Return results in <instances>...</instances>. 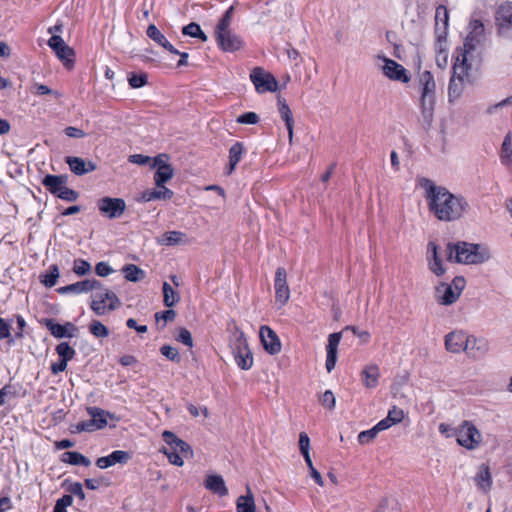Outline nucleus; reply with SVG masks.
Instances as JSON below:
<instances>
[{
    "instance_id": "nucleus-30",
    "label": "nucleus",
    "mask_w": 512,
    "mask_h": 512,
    "mask_svg": "<svg viewBox=\"0 0 512 512\" xmlns=\"http://www.w3.org/2000/svg\"><path fill=\"white\" fill-rule=\"evenodd\" d=\"M475 482L476 485L484 492L490 490L492 486V477L490 473V468L487 464L480 465L478 473L475 477Z\"/></svg>"
},
{
    "instance_id": "nucleus-48",
    "label": "nucleus",
    "mask_w": 512,
    "mask_h": 512,
    "mask_svg": "<svg viewBox=\"0 0 512 512\" xmlns=\"http://www.w3.org/2000/svg\"><path fill=\"white\" fill-rule=\"evenodd\" d=\"M378 433L379 431L375 426L369 430L362 431L358 434V442L362 445L369 444L376 438Z\"/></svg>"
},
{
    "instance_id": "nucleus-35",
    "label": "nucleus",
    "mask_w": 512,
    "mask_h": 512,
    "mask_svg": "<svg viewBox=\"0 0 512 512\" xmlns=\"http://www.w3.org/2000/svg\"><path fill=\"white\" fill-rule=\"evenodd\" d=\"M87 411L91 416L90 420L92 424H94L93 426L95 430L102 429L107 425L108 413L103 409L97 407H89Z\"/></svg>"
},
{
    "instance_id": "nucleus-25",
    "label": "nucleus",
    "mask_w": 512,
    "mask_h": 512,
    "mask_svg": "<svg viewBox=\"0 0 512 512\" xmlns=\"http://www.w3.org/2000/svg\"><path fill=\"white\" fill-rule=\"evenodd\" d=\"M204 486L210 492L224 497L228 495V488L225 484V481L221 475L211 474L207 475L204 481Z\"/></svg>"
},
{
    "instance_id": "nucleus-55",
    "label": "nucleus",
    "mask_w": 512,
    "mask_h": 512,
    "mask_svg": "<svg viewBox=\"0 0 512 512\" xmlns=\"http://www.w3.org/2000/svg\"><path fill=\"white\" fill-rule=\"evenodd\" d=\"M483 42H476L474 39L470 41V37H466L463 47L458 49L457 52L465 53L466 55H470L474 52L478 47L482 45Z\"/></svg>"
},
{
    "instance_id": "nucleus-36",
    "label": "nucleus",
    "mask_w": 512,
    "mask_h": 512,
    "mask_svg": "<svg viewBox=\"0 0 512 512\" xmlns=\"http://www.w3.org/2000/svg\"><path fill=\"white\" fill-rule=\"evenodd\" d=\"M244 151V145L241 142L234 143L229 149V169L228 174H231L237 164L240 162L242 158V154Z\"/></svg>"
},
{
    "instance_id": "nucleus-5",
    "label": "nucleus",
    "mask_w": 512,
    "mask_h": 512,
    "mask_svg": "<svg viewBox=\"0 0 512 512\" xmlns=\"http://www.w3.org/2000/svg\"><path fill=\"white\" fill-rule=\"evenodd\" d=\"M452 435L456 438L458 445L469 451L478 449L483 441L481 432L468 420L463 421L456 427Z\"/></svg>"
},
{
    "instance_id": "nucleus-20",
    "label": "nucleus",
    "mask_w": 512,
    "mask_h": 512,
    "mask_svg": "<svg viewBox=\"0 0 512 512\" xmlns=\"http://www.w3.org/2000/svg\"><path fill=\"white\" fill-rule=\"evenodd\" d=\"M65 162L68 164L71 172L75 175L81 176L96 170V164L92 161H86L83 158L68 156L65 159Z\"/></svg>"
},
{
    "instance_id": "nucleus-8",
    "label": "nucleus",
    "mask_w": 512,
    "mask_h": 512,
    "mask_svg": "<svg viewBox=\"0 0 512 512\" xmlns=\"http://www.w3.org/2000/svg\"><path fill=\"white\" fill-rule=\"evenodd\" d=\"M230 347L238 367L243 370L250 369L253 365V356L242 332L236 331L233 334Z\"/></svg>"
},
{
    "instance_id": "nucleus-13",
    "label": "nucleus",
    "mask_w": 512,
    "mask_h": 512,
    "mask_svg": "<svg viewBox=\"0 0 512 512\" xmlns=\"http://www.w3.org/2000/svg\"><path fill=\"white\" fill-rule=\"evenodd\" d=\"M48 45L55 52L57 57L63 61L68 68H70L73 63V49L69 47L58 35L51 36L48 40Z\"/></svg>"
},
{
    "instance_id": "nucleus-23",
    "label": "nucleus",
    "mask_w": 512,
    "mask_h": 512,
    "mask_svg": "<svg viewBox=\"0 0 512 512\" xmlns=\"http://www.w3.org/2000/svg\"><path fill=\"white\" fill-rule=\"evenodd\" d=\"M470 69L471 65L468 64V55L457 52L455 62L452 67V77L468 81Z\"/></svg>"
},
{
    "instance_id": "nucleus-64",
    "label": "nucleus",
    "mask_w": 512,
    "mask_h": 512,
    "mask_svg": "<svg viewBox=\"0 0 512 512\" xmlns=\"http://www.w3.org/2000/svg\"><path fill=\"white\" fill-rule=\"evenodd\" d=\"M152 158L142 154L130 155L128 161L137 165H147L151 163Z\"/></svg>"
},
{
    "instance_id": "nucleus-7",
    "label": "nucleus",
    "mask_w": 512,
    "mask_h": 512,
    "mask_svg": "<svg viewBox=\"0 0 512 512\" xmlns=\"http://www.w3.org/2000/svg\"><path fill=\"white\" fill-rule=\"evenodd\" d=\"M94 291L90 307L98 316H102L120 306L121 303L116 294L103 288L102 285Z\"/></svg>"
},
{
    "instance_id": "nucleus-51",
    "label": "nucleus",
    "mask_w": 512,
    "mask_h": 512,
    "mask_svg": "<svg viewBox=\"0 0 512 512\" xmlns=\"http://www.w3.org/2000/svg\"><path fill=\"white\" fill-rule=\"evenodd\" d=\"M91 420H85L78 422L77 424L71 425L70 431L71 433H81V432H92L95 431Z\"/></svg>"
},
{
    "instance_id": "nucleus-45",
    "label": "nucleus",
    "mask_w": 512,
    "mask_h": 512,
    "mask_svg": "<svg viewBox=\"0 0 512 512\" xmlns=\"http://www.w3.org/2000/svg\"><path fill=\"white\" fill-rule=\"evenodd\" d=\"M277 104H278L279 114H280L282 120L285 122V125L288 123L289 124L294 123L292 112H291L289 106L287 105L285 99L278 97Z\"/></svg>"
},
{
    "instance_id": "nucleus-21",
    "label": "nucleus",
    "mask_w": 512,
    "mask_h": 512,
    "mask_svg": "<svg viewBox=\"0 0 512 512\" xmlns=\"http://www.w3.org/2000/svg\"><path fill=\"white\" fill-rule=\"evenodd\" d=\"M340 340H341V333L340 332L332 333L328 337V344H327V347H326L327 357H326L325 366H326L327 372H329V373L334 369V367L336 365L337 349H338V345L340 343Z\"/></svg>"
},
{
    "instance_id": "nucleus-28",
    "label": "nucleus",
    "mask_w": 512,
    "mask_h": 512,
    "mask_svg": "<svg viewBox=\"0 0 512 512\" xmlns=\"http://www.w3.org/2000/svg\"><path fill=\"white\" fill-rule=\"evenodd\" d=\"M68 181V177L66 175H46L43 180L42 184L46 187V189L56 195L61 193V190L66 186Z\"/></svg>"
},
{
    "instance_id": "nucleus-56",
    "label": "nucleus",
    "mask_w": 512,
    "mask_h": 512,
    "mask_svg": "<svg viewBox=\"0 0 512 512\" xmlns=\"http://www.w3.org/2000/svg\"><path fill=\"white\" fill-rule=\"evenodd\" d=\"M128 82L132 88L143 87L147 83V75L145 73L139 75L131 74L128 78Z\"/></svg>"
},
{
    "instance_id": "nucleus-27",
    "label": "nucleus",
    "mask_w": 512,
    "mask_h": 512,
    "mask_svg": "<svg viewBox=\"0 0 512 512\" xmlns=\"http://www.w3.org/2000/svg\"><path fill=\"white\" fill-rule=\"evenodd\" d=\"M146 34L149 39L168 52L178 53V50L174 48V46L167 40L166 36L154 24H150L147 27Z\"/></svg>"
},
{
    "instance_id": "nucleus-40",
    "label": "nucleus",
    "mask_w": 512,
    "mask_h": 512,
    "mask_svg": "<svg viewBox=\"0 0 512 512\" xmlns=\"http://www.w3.org/2000/svg\"><path fill=\"white\" fill-rule=\"evenodd\" d=\"M467 81L463 79H458L455 77L450 78L449 86H448V96L449 100L457 99L460 97L464 90L465 83Z\"/></svg>"
},
{
    "instance_id": "nucleus-49",
    "label": "nucleus",
    "mask_w": 512,
    "mask_h": 512,
    "mask_svg": "<svg viewBox=\"0 0 512 512\" xmlns=\"http://www.w3.org/2000/svg\"><path fill=\"white\" fill-rule=\"evenodd\" d=\"M160 352L163 356H165L170 361L180 362V360H181L178 350L173 346L163 345L160 348Z\"/></svg>"
},
{
    "instance_id": "nucleus-1",
    "label": "nucleus",
    "mask_w": 512,
    "mask_h": 512,
    "mask_svg": "<svg viewBox=\"0 0 512 512\" xmlns=\"http://www.w3.org/2000/svg\"><path fill=\"white\" fill-rule=\"evenodd\" d=\"M419 184L425 191V199L430 212L440 221L459 220L469 209L462 195L451 193L446 187L436 185L428 178H421Z\"/></svg>"
},
{
    "instance_id": "nucleus-46",
    "label": "nucleus",
    "mask_w": 512,
    "mask_h": 512,
    "mask_svg": "<svg viewBox=\"0 0 512 512\" xmlns=\"http://www.w3.org/2000/svg\"><path fill=\"white\" fill-rule=\"evenodd\" d=\"M56 352L61 359L70 361L76 355V351L67 343L61 342L56 346Z\"/></svg>"
},
{
    "instance_id": "nucleus-12",
    "label": "nucleus",
    "mask_w": 512,
    "mask_h": 512,
    "mask_svg": "<svg viewBox=\"0 0 512 512\" xmlns=\"http://www.w3.org/2000/svg\"><path fill=\"white\" fill-rule=\"evenodd\" d=\"M99 211L110 219L119 218L126 209L125 201L121 198L104 197L98 201Z\"/></svg>"
},
{
    "instance_id": "nucleus-29",
    "label": "nucleus",
    "mask_w": 512,
    "mask_h": 512,
    "mask_svg": "<svg viewBox=\"0 0 512 512\" xmlns=\"http://www.w3.org/2000/svg\"><path fill=\"white\" fill-rule=\"evenodd\" d=\"M380 378V369L376 364H370L364 367L361 372V380L367 389H374L378 386Z\"/></svg>"
},
{
    "instance_id": "nucleus-22",
    "label": "nucleus",
    "mask_w": 512,
    "mask_h": 512,
    "mask_svg": "<svg viewBox=\"0 0 512 512\" xmlns=\"http://www.w3.org/2000/svg\"><path fill=\"white\" fill-rule=\"evenodd\" d=\"M173 196L174 192L166 186H156V188L148 189L142 192L137 200L141 202H150L153 200H170L173 198Z\"/></svg>"
},
{
    "instance_id": "nucleus-19",
    "label": "nucleus",
    "mask_w": 512,
    "mask_h": 512,
    "mask_svg": "<svg viewBox=\"0 0 512 512\" xmlns=\"http://www.w3.org/2000/svg\"><path fill=\"white\" fill-rule=\"evenodd\" d=\"M45 325L55 338H72L77 332V327L70 322L61 325L52 319H47Z\"/></svg>"
},
{
    "instance_id": "nucleus-3",
    "label": "nucleus",
    "mask_w": 512,
    "mask_h": 512,
    "mask_svg": "<svg viewBox=\"0 0 512 512\" xmlns=\"http://www.w3.org/2000/svg\"><path fill=\"white\" fill-rule=\"evenodd\" d=\"M233 13L234 7L231 6L225 11L214 31L218 46L225 52H234L243 47L242 39L230 29Z\"/></svg>"
},
{
    "instance_id": "nucleus-4",
    "label": "nucleus",
    "mask_w": 512,
    "mask_h": 512,
    "mask_svg": "<svg viewBox=\"0 0 512 512\" xmlns=\"http://www.w3.org/2000/svg\"><path fill=\"white\" fill-rule=\"evenodd\" d=\"M419 84L421 87V112L423 118L430 122L433 117L435 105L436 83L430 71H423L419 74Z\"/></svg>"
},
{
    "instance_id": "nucleus-16",
    "label": "nucleus",
    "mask_w": 512,
    "mask_h": 512,
    "mask_svg": "<svg viewBox=\"0 0 512 512\" xmlns=\"http://www.w3.org/2000/svg\"><path fill=\"white\" fill-rule=\"evenodd\" d=\"M259 336L266 352L275 355L281 351L282 345L280 339L269 326H261Z\"/></svg>"
},
{
    "instance_id": "nucleus-24",
    "label": "nucleus",
    "mask_w": 512,
    "mask_h": 512,
    "mask_svg": "<svg viewBox=\"0 0 512 512\" xmlns=\"http://www.w3.org/2000/svg\"><path fill=\"white\" fill-rule=\"evenodd\" d=\"M129 459H130V455L128 452L122 451V450H116V451H113L108 456L98 458L96 461V465L100 469H106V468L113 466L117 463L124 464V463L128 462Z\"/></svg>"
},
{
    "instance_id": "nucleus-47",
    "label": "nucleus",
    "mask_w": 512,
    "mask_h": 512,
    "mask_svg": "<svg viewBox=\"0 0 512 512\" xmlns=\"http://www.w3.org/2000/svg\"><path fill=\"white\" fill-rule=\"evenodd\" d=\"M90 333L97 338H105L109 335L108 328L98 320H93L89 326Z\"/></svg>"
},
{
    "instance_id": "nucleus-14",
    "label": "nucleus",
    "mask_w": 512,
    "mask_h": 512,
    "mask_svg": "<svg viewBox=\"0 0 512 512\" xmlns=\"http://www.w3.org/2000/svg\"><path fill=\"white\" fill-rule=\"evenodd\" d=\"M468 333L463 330H454L444 337L445 349L453 354L463 353L467 344Z\"/></svg>"
},
{
    "instance_id": "nucleus-62",
    "label": "nucleus",
    "mask_w": 512,
    "mask_h": 512,
    "mask_svg": "<svg viewBox=\"0 0 512 512\" xmlns=\"http://www.w3.org/2000/svg\"><path fill=\"white\" fill-rule=\"evenodd\" d=\"M345 330H350L355 336H357L361 343H367L370 340V333L366 330H359L355 326H347Z\"/></svg>"
},
{
    "instance_id": "nucleus-10",
    "label": "nucleus",
    "mask_w": 512,
    "mask_h": 512,
    "mask_svg": "<svg viewBox=\"0 0 512 512\" xmlns=\"http://www.w3.org/2000/svg\"><path fill=\"white\" fill-rule=\"evenodd\" d=\"M489 350L490 344L487 339L469 334L463 353H465L468 358L476 361L483 359L488 354Z\"/></svg>"
},
{
    "instance_id": "nucleus-50",
    "label": "nucleus",
    "mask_w": 512,
    "mask_h": 512,
    "mask_svg": "<svg viewBox=\"0 0 512 512\" xmlns=\"http://www.w3.org/2000/svg\"><path fill=\"white\" fill-rule=\"evenodd\" d=\"M73 503V497L71 495H64L58 499L53 508V512H67V507Z\"/></svg>"
},
{
    "instance_id": "nucleus-41",
    "label": "nucleus",
    "mask_w": 512,
    "mask_h": 512,
    "mask_svg": "<svg viewBox=\"0 0 512 512\" xmlns=\"http://www.w3.org/2000/svg\"><path fill=\"white\" fill-rule=\"evenodd\" d=\"M180 300L179 294L167 282L163 283V302L168 308L173 307Z\"/></svg>"
},
{
    "instance_id": "nucleus-18",
    "label": "nucleus",
    "mask_w": 512,
    "mask_h": 512,
    "mask_svg": "<svg viewBox=\"0 0 512 512\" xmlns=\"http://www.w3.org/2000/svg\"><path fill=\"white\" fill-rule=\"evenodd\" d=\"M101 287V282L95 279H86L83 281H79L64 287H60L58 289V292L60 294H67V293H87L90 291L97 290Z\"/></svg>"
},
{
    "instance_id": "nucleus-39",
    "label": "nucleus",
    "mask_w": 512,
    "mask_h": 512,
    "mask_svg": "<svg viewBox=\"0 0 512 512\" xmlns=\"http://www.w3.org/2000/svg\"><path fill=\"white\" fill-rule=\"evenodd\" d=\"M124 277L131 282H138L145 277V272L134 264H127L122 268Z\"/></svg>"
},
{
    "instance_id": "nucleus-6",
    "label": "nucleus",
    "mask_w": 512,
    "mask_h": 512,
    "mask_svg": "<svg viewBox=\"0 0 512 512\" xmlns=\"http://www.w3.org/2000/svg\"><path fill=\"white\" fill-rule=\"evenodd\" d=\"M465 285L466 281L461 276H456L451 284L440 283L435 289L436 300L441 305L446 306L455 303L459 299Z\"/></svg>"
},
{
    "instance_id": "nucleus-11",
    "label": "nucleus",
    "mask_w": 512,
    "mask_h": 512,
    "mask_svg": "<svg viewBox=\"0 0 512 512\" xmlns=\"http://www.w3.org/2000/svg\"><path fill=\"white\" fill-rule=\"evenodd\" d=\"M275 301L279 307H283L290 298V289L287 284V273L285 268L278 267L275 272Z\"/></svg>"
},
{
    "instance_id": "nucleus-38",
    "label": "nucleus",
    "mask_w": 512,
    "mask_h": 512,
    "mask_svg": "<svg viewBox=\"0 0 512 512\" xmlns=\"http://www.w3.org/2000/svg\"><path fill=\"white\" fill-rule=\"evenodd\" d=\"M469 32L467 37H470L471 40H475L476 42H484L485 34H484V25L480 20H473L469 23Z\"/></svg>"
},
{
    "instance_id": "nucleus-37",
    "label": "nucleus",
    "mask_w": 512,
    "mask_h": 512,
    "mask_svg": "<svg viewBox=\"0 0 512 512\" xmlns=\"http://www.w3.org/2000/svg\"><path fill=\"white\" fill-rule=\"evenodd\" d=\"M61 460L71 465H82L85 467H88L91 464V461L86 456L76 451L63 453Z\"/></svg>"
},
{
    "instance_id": "nucleus-15",
    "label": "nucleus",
    "mask_w": 512,
    "mask_h": 512,
    "mask_svg": "<svg viewBox=\"0 0 512 512\" xmlns=\"http://www.w3.org/2000/svg\"><path fill=\"white\" fill-rule=\"evenodd\" d=\"M384 65L382 66L383 74L393 81H399L402 83L409 82L410 78L407 75L406 69L396 61L383 57Z\"/></svg>"
},
{
    "instance_id": "nucleus-42",
    "label": "nucleus",
    "mask_w": 512,
    "mask_h": 512,
    "mask_svg": "<svg viewBox=\"0 0 512 512\" xmlns=\"http://www.w3.org/2000/svg\"><path fill=\"white\" fill-rule=\"evenodd\" d=\"M182 33L184 35H186V36H190V37H193V38H199V39H201L204 42L207 41V36L202 31V29L199 26V24H197L195 22H191L188 25L184 26L182 28Z\"/></svg>"
},
{
    "instance_id": "nucleus-60",
    "label": "nucleus",
    "mask_w": 512,
    "mask_h": 512,
    "mask_svg": "<svg viewBox=\"0 0 512 512\" xmlns=\"http://www.w3.org/2000/svg\"><path fill=\"white\" fill-rule=\"evenodd\" d=\"M387 417L393 422V424L400 423L404 418V411L397 406H393L387 414Z\"/></svg>"
},
{
    "instance_id": "nucleus-54",
    "label": "nucleus",
    "mask_w": 512,
    "mask_h": 512,
    "mask_svg": "<svg viewBox=\"0 0 512 512\" xmlns=\"http://www.w3.org/2000/svg\"><path fill=\"white\" fill-rule=\"evenodd\" d=\"M398 504L395 501H390L388 498H383L377 508L372 512H393L397 511Z\"/></svg>"
},
{
    "instance_id": "nucleus-9",
    "label": "nucleus",
    "mask_w": 512,
    "mask_h": 512,
    "mask_svg": "<svg viewBox=\"0 0 512 512\" xmlns=\"http://www.w3.org/2000/svg\"><path fill=\"white\" fill-rule=\"evenodd\" d=\"M250 79L258 93L274 92L278 88L276 79L259 67L252 70Z\"/></svg>"
},
{
    "instance_id": "nucleus-52",
    "label": "nucleus",
    "mask_w": 512,
    "mask_h": 512,
    "mask_svg": "<svg viewBox=\"0 0 512 512\" xmlns=\"http://www.w3.org/2000/svg\"><path fill=\"white\" fill-rule=\"evenodd\" d=\"M259 116L255 112H246L237 117L236 122L238 124H249L255 125L259 122Z\"/></svg>"
},
{
    "instance_id": "nucleus-2",
    "label": "nucleus",
    "mask_w": 512,
    "mask_h": 512,
    "mask_svg": "<svg viewBox=\"0 0 512 512\" xmlns=\"http://www.w3.org/2000/svg\"><path fill=\"white\" fill-rule=\"evenodd\" d=\"M446 258L453 263L480 264L486 262L490 258V254L479 244L460 241L447 244Z\"/></svg>"
},
{
    "instance_id": "nucleus-44",
    "label": "nucleus",
    "mask_w": 512,
    "mask_h": 512,
    "mask_svg": "<svg viewBox=\"0 0 512 512\" xmlns=\"http://www.w3.org/2000/svg\"><path fill=\"white\" fill-rule=\"evenodd\" d=\"M184 237L185 234L180 231H170L162 236L160 243L168 246L177 245L183 242Z\"/></svg>"
},
{
    "instance_id": "nucleus-61",
    "label": "nucleus",
    "mask_w": 512,
    "mask_h": 512,
    "mask_svg": "<svg viewBox=\"0 0 512 512\" xmlns=\"http://www.w3.org/2000/svg\"><path fill=\"white\" fill-rule=\"evenodd\" d=\"M176 339L179 342L183 343L184 345L188 346L189 348H192L193 346L192 335L186 328L179 329V333Z\"/></svg>"
},
{
    "instance_id": "nucleus-59",
    "label": "nucleus",
    "mask_w": 512,
    "mask_h": 512,
    "mask_svg": "<svg viewBox=\"0 0 512 512\" xmlns=\"http://www.w3.org/2000/svg\"><path fill=\"white\" fill-rule=\"evenodd\" d=\"M58 197L67 202H75L79 197V193L65 186Z\"/></svg>"
},
{
    "instance_id": "nucleus-33",
    "label": "nucleus",
    "mask_w": 512,
    "mask_h": 512,
    "mask_svg": "<svg viewBox=\"0 0 512 512\" xmlns=\"http://www.w3.org/2000/svg\"><path fill=\"white\" fill-rule=\"evenodd\" d=\"M174 176L172 165H161L154 173V183L157 187L165 186Z\"/></svg>"
},
{
    "instance_id": "nucleus-34",
    "label": "nucleus",
    "mask_w": 512,
    "mask_h": 512,
    "mask_svg": "<svg viewBox=\"0 0 512 512\" xmlns=\"http://www.w3.org/2000/svg\"><path fill=\"white\" fill-rule=\"evenodd\" d=\"M500 160L503 165L512 166V134L510 132L505 135L501 145Z\"/></svg>"
},
{
    "instance_id": "nucleus-43",
    "label": "nucleus",
    "mask_w": 512,
    "mask_h": 512,
    "mask_svg": "<svg viewBox=\"0 0 512 512\" xmlns=\"http://www.w3.org/2000/svg\"><path fill=\"white\" fill-rule=\"evenodd\" d=\"M59 277V269L57 265H51L48 269V271L42 275L41 283L44 284L46 287H53L57 279Z\"/></svg>"
},
{
    "instance_id": "nucleus-32",
    "label": "nucleus",
    "mask_w": 512,
    "mask_h": 512,
    "mask_svg": "<svg viewBox=\"0 0 512 512\" xmlns=\"http://www.w3.org/2000/svg\"><path fill=\"white\" fill-rule=\"evenodd\" d=\"M247 494L239 496L236 501L237 512H255L254 496L250 487L246 486Z\"/></svg>"
},
{
    "instance_id": "nucleus-58",
    "label": "nucleus",
    "mask_w": 512,
    "mask_h": 512,
    "mask_svg": "<svg viewBox=\"0 0 512 512\" xmlns=\"http://www.w3.org/2000/svg\"><path fill=\"white\" fill-rule=\"evenodd\" d=\"M320 402L324 407L330 410L333 409L335 407L336 400L332 391L326 390L320 397Z\"/></svg>"
},
{
    "instance_id": "nucleus-63",
    "label": "nucleus",
    "mask_w": 512,
    "mask_h": 512,
    "mask_svg": "<svg viewBox=\"0 0 512 512\" xmlns=\"http://www.w3.org/2000/svg\"><path fill=\"white\" fill-rule=\"evenodd\" d=\"M299 449L302 455L309 454L310 439L305 432H302L299 435Z\"/></svg>"
},
{
    "instance_id": "nucleus-31",
    "label": "nucleus",
    "mask_w": 512,
    "mask_h": 512,
    "mask_svg": "<svg viewBox=\"0 0 512 512\" xmlns=\"http://www.w3.org/2000/svg\"><path fill=\"white\" fill-rule=\"evenodd\" d=\"M428 252H432V259L428 260L429 269L437 276H441L445 273V269L442 265V261L437 253V245L433 242H429Z\"/></svg>"
},
{
    "instance_id": "nucleus-17",
    "label": "nucleus",
    "mask_w": 512,
    "mask_h": 512,
    "mask_svg": "<svg viewBox=\"0 0 512 512\" xmlns=\"http://www.w3.org/2000/svg\"><path fill=\"white\" fill-rule=\"evenodd\" d=\"M162 437L167 444V449L178 452L185 458L193 457V450L190 445L178 438L173 432L166 430L163 432Z\"/></svg>"
},
{
    "instance_id": "nucleus-53",
    "label": "nucleus",
    "mask_w": 512,
    "mask_h": 512,
    "mask_svg": "<svg viewBox=\"0 0 512 512\" xmlns=\"http://www.w3.org/2000/svg\"><path fill=\"white\" fill-rule=\"evenodd\" d=\"M161 451L167 456V458L169 459L171 464L180 466V467L183 466V464H184L183 458L184 457L181 454H179L178 452L169 450L166 447H163L161 449Z\"/></svg>"
},
{
    "instance_id": "nucleus-26",
    "label": "nucleus",
    "mask_w": 512,
    "mask_h": 512,
    "mask_svg": "<svg viewBox=\"0 0 512 512\" xmlns=\"http://www.w3.org/2000/svg\"><path fill=\"white\" fill-rule=\"evenodd\" d=\"M496 22L501 32L512 28V2H506L499 6Z\"/></svg>"
},
{
    "instance_id": "nucleus-57",
    "label": "nucleus",
    "mask_w": 512,
    "mask_h": 512,
    "mask_svg": "<svg viewBox=\"0 0 512 512\" xmlns=\"http://www.w3.org/2000/svg\"><path fill=\"white\" fill-rule=\"evenodd\" d=\"M91 269V265L82 259L75 260L73 271L79 276L87 274Z\"/></svg>"
}]
</instances>
